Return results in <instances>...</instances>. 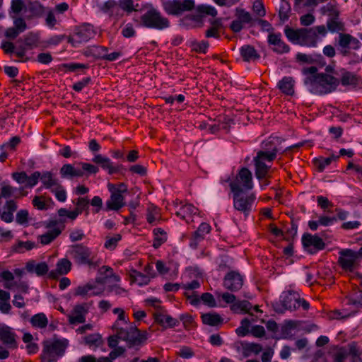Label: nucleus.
Masks as SVG:
<instances>
[{
  "label": "nucleus",
  "instance_id": "23",
  "mask_svg": "<svg viewBox=\"0 0 362 362\" xmlns=\"http://www.w3.org/2000/svg\"><path fill=\"white\" fill-rule=\"evenodd\" d=\"M71 262L68 259H61L56 264V269L54 271H51L49 276L53 279H56L59 275L66 274L71 270Z\"/></svg>",
  "mask_w": 362,
  "mask_h": 362
},
{
  "label": "nucleus",
  "instance_id": "43",
  "mask_svg": "<svg viewBox=\"0 0 362 362\" xmlns=\"http://www.w3.org/2000/svg\"><path fill=\"white\" fill-rule=\"evenodd\" d=\"M34 243L30 241H18L16 245L13 246L14 252L18 253L24 252L25 250H30L34 247Z\"/></svg>",
  "mask_w": 362,
  "mask_h": 362
},
{
  "label": "nucleus",
  "instance_id": "51",
  "mask_svg": "<svg viewBox=\"0 0 362 362\" xmlns=\"http://www.w3.org/2000/svg\"><path fill=\"white\" fill-rule=\"evenodd\" d=\"M21 141L20 137L18 136H13L12 137L9 141L4 144L0 146L1 150H10V151H14L16 146L19 144Z\"/></svg>",
  "mask_w": 362,
  "mask_h": 362
},
{
  "label": "nucleus",
  "instance_id": "31",
  "mask_svg": "<svg viewBox=\"0 0 362 362\" xmlns=\"http://www.w3.org/2000/svg\"><path fill=\"white\" fill-rule=\"evenodd\" d=\"M293 82L291 77H284L279 82L278 87L284 93L291 95L294 93Z\"/></svg>",
  "mask_w": 362,
  "mask_h": 362
},
{
  "label": "nucleus",
  "instance_id": "34",
  "mask_svg": "<svg viewBox=\"0 0 362 362\" xmlns=\"http://www.w3.org/2000/svg\"><path fill=\"white\" fill-rule=\"evenodd\" d=\"M322 15H328L329 18L339 16V12L337 8L335 1H330L320 8Z\"/></svg>",
  "mask_w": 362,
  "mask_h": 362
},
{
  "label": "nucleus",
  "instance_id": "50",
  "mask_svg": "<svg viewBox=\"0 0 362 362\" xmlns=\"http://www.w3.org/2000/svg\"><path fill=\"white\" fill-rule=\"evenodd\" d=\"M29 213L26 209L18 211L16 216V221L20 225H27L28 223Z\"/></svg>",
  "mask_w": 362,
  "mask_h": 362
},
{
  "label": "nucleus",
  "instance_id": "64",
  "mask_svg": "<svg viewBox=\"0 0 362 362\" xmlns=\"http://www.w3.org/2000/svg\"><path fill=\"white\" fill-rule=\"evenodd\" d=\"M28 175L25 172H16L13 173L11 175L12 178L16 181L18 184H25Z\"/></svg>",
  "mask_w": 362,
  "mask_h": 362
},
{
  "label": "nucleus",
  "instance_id": "2",
  "mask_svg": "<svg viewBox=\"0 0 362 362\" xmlns=\"http://www.w3.org/2000/svg\"><path fill=\"white\" fill-rule=\"evenodd\" d=\"M112 328L115 332V334L108 337L107 344L110 348L118 347V339L126 341L129 348L139 347L142 346L148 338L147 332L139 331L134 324L123 328L119 327L117 322H115Z\"/></svg>",
  "mask_w": 362,
  "mask_h": 362
},
{
  "label": "nucleus",
  "instance_id": "22",
  "mask_svg": "<svg viewBox=\"0 0 362 362\" xmlns=\"http://www.w3.org/2000/svg\"><path fill=\"white\" fill-rule=\"evenodd\" d=\"M124 196L119 192H112L110 199L105 203V211H119L125 206Z\"/></svg>",
  "mask_w": 362,
  "mask_h": 362
},
{
  "label": "nucleus",
  "instance_id": "8",
  "mask_svg": "<svg viewBox=\"0 0 362 362\" xmlns=\"http://www.w3.org/2000/svg\"><path fill=\"white\" fill-rule=\"evenodd\" d=\"M68 342L66 340H56L46 342L41 354L42 362H56L63 356Z\"/></svg>",
  "mask_w": 362,
  "mask_h": 362
},
{
  "label": "nucleus",
  "instance_id": "59",
  "mask_svg": "<svg viewBox=\"0 0 362 362\" xmlns=\"http://www.w3.org/2000/svg\"><path fill=\"white\" fill-rule=\"evenodd\" d=\"M16 191V188L11 185H6L2 186L1 188V196L2 198L8 199L11 197L13 193Z\"/></svg>",
  "mask_w": 362,
  "mask_h": 362
},
{
  "label": "nucleus",
  "instance_id": "60",
  "mask_svg": "<svg viewBox=\"0 0 362 362\" xmlns=\"http://www.w3.org/2000/svg\"><path fill=\"white\" fill-rule=\"evenodd\" d=\"M52 192L54 193L59 202H64L66 199V192L60 184L55 188L52 189Z\"/></svg>",
  "mask_w": 362,
  "mask_h": 362
},
{
  "label": "nucleus",
  "instance_id": "14",
  "mask_svg": "<svg viewBox=\"0 0 362 362\" xmlns=\"http://www.w3.org/2000/svg\"><path fill=\"white\" fill-rule=\"evenodd\" d=\"M233 193V206L234 208L244 213L247 216L252 210V206L255 200V195L252 194L248 196H243V192Z\"/></svg>",
  "mask_w": 362,
  "mask_h": 362
},
{
  "label": "nucleus",
  "instance_id": "4",
  "mask_svg": "<svg viewBox=\"0 0 362 362\" xmlns=\"http://www.w3.org/2000/svg\"><path fill=\"white\" fill-rule=\"evenodd\" d=\"M301 306L304 310H308L310 304L305 299L301 298L297 291L288 290L284 291L279 299L272 303L274 311L277 313H284L285 311H293Z\"/></svg>",
  "mask_w": 362,
  "mask_h": 362
},
{
  "label": "nucleus",
  "instance_id": "11",
  "mask_svg": "<svg viewBox=\"0 0 362 362\" xmlns=\"http://www.w3.org/2000/svg\"><path fill=\"white\" fill-rule=\"evenodd\" d=\"M252 173L246 168H243L236 176L235 180L230 182V187L233 192H243L253 187Z\"/></svg>",
  "mask_w": 362,
  "mask_h": 362
},
{
  "label": "nucleus",
  "instance_id": "9",
  "mask_svg": "<svg viewBox=\"0 0 362 362\" xmlns=\"http://www.w3.org/2000/svg\"><path fill=\"white\" fill-rule=\"evenodd\" d=\"M164 11L169 15L179 16L185 11H191L194 7V0H163Z\"/></svg>",
  "mask_w": 362,
  "mask_h": 362
},
{
  "label": "nucleus",
  "instance_id": "35",
  "mask_svg": "<svg viewBox=\"0 0 362 362\" xmlns=\"http://www.w3.org/2000/svg\"><path fill=\"white\" fill-rule=\"evenodd\" d=\"M30 322L33 327L42 329L47 327L48 320L44 313H38L32 317Z\"/></svg>",
  "mask_w": 362,
  "mask_h": 362
},
{
  "label": "nucleus",
  "instance_id": "20",
  "mask_svg": "<svg viewBox=\"0 0 362 362\" xmlns=\"http://www.w3.org/2000/svg\"><path fill=\"white\" fill-rule=\"evenodd\" d=\"M88 310L89 306L86 303L76 305L68 317L69 323L74 325L84 322Z\"/></svg>",
  "mask_w": 362,
  "mask_h": 362
},
{
  "label": "nucleus",
  "instance_id": "24",
  "mask_svg": "<svg viewBox=\"0 0 362 362\" xmlns=\"http://www.w3.org/2000/svg\"><path fill=\"white\" fill-rule=\"evenodd\" d=\"M154 318L156 322L163 327H175L179 325V321L171 316L164 314L160 311L154 313Z\"/></svg>",
  "mask_w": 362,
  "mask_h": 362
},
{
  "label": "nucleus",
  "instance_id": "15",
  "mask_svg": "<svg viewBox=\"0 0 362 362\" xmlns=\"http://www.w3.org/2000/svg\"><path fill=\"white\" fill-rule=\"evenodd\" d=\"M358 254L350 249L342 250L339 252V263L346 272H352L356 267Z\"/></svg>",
  "mask_w": 362,
  "mask_h": 362
},
{
  "label": "nucleus",
  "instance_id": "5",
  "mask_svg": "<svg viewBox=\"0 0 362 362\" xmlns=\"http://www.w3.org/2000/svg\"><path fill=\"white\" fill-rule=\"evenodd\" d=\"M94 272L95 279L92 284V295H101L105 290V284L107 281L119 282L120 281L119 276L109 266L103 265L100 268L97 267Z\"/></svg>",
  "mask_w": 362,
  "mask_h": 362
},
{
  "label": "nucleus",
  "instance_id": "3",
  "mask_svg": "<svg viewBox=\"0 0 362 362\" xmlns=\"http://www.w3.org/2000/svg\"><path fill=\"white\" fill-rule=\"evenodd\" d=\"M304 83L313 94L324 95L334 91L339 84V80L327 73L319 76L305 78Z\"/></svg>",
  "mask_w": 362,
  "mask_h": 362
},
{
  "label": "nucleus",
  "instance_id": "26",
  "mask_svg": "<svg viewBox=\"0 0 362 362\" xmlns=\"http://www.w3.org/2000/svg\"><path fill=\"white\" fill-rule=\"evenodd\" d=\"M26 270L28 272H35L37 276H42L47 273L49 267L47 263L40 262L35 264L34 261H30L26 264Z\"/></svg>",
  "mask_w": 362,
  "mask_h": 362
},
{
  "label": "nucleus",
  "instance_id": "38",
  "mask_svg": "<svg viewBox=\"0 0 362 362\" xmlns=\"http://www.w3.org/2000/svg\"><path fill=\"white\" fill-rule=\"evenodd\" d=\"M28 10L31 13V14L28 16V18L33 17H40L44 13V7L38 1L30 3L28 5Z\"/></svg>",
  "mask_w": 362,
  "mask_h": 362
},
{
  "label": "nucleus",
  "instance_id": "55",
  "mask_svg": "<svg viewBox=\"0 0 362 362\" xmlns=\"http://www.w3.org/2000/svg\"><path fill=\"white\" fill-rule=\"evenodd\" d=\"M25 7V4L23 0H12L11 1V12L15 15H18Z\"/></svg>",
  "mask_w": 362,
  "mask_h": 362
},
{
  "label": "nucleus",
  "instance_id": "12",
  "mask_svg": "<svg viewBox=\"0 0 362 362\" xmlns=\"http://www.w3.org/2000/svg\"><path fill=\"white\" fill-rule=\"evenodd\" d=\"M45 226L49 230L39 236V240L42 245H48L52 242L63 229L62 221H58L56 218L49 220Z\"/></svg>",
  "mask_w": 362,
  "mask_h": 362
},
{
  "label": "nucleus",
  "instance_id": "30",
  "mask_svg": "<svg viewBox=\"0 0 362 362\" xmlns=\"http://www.w3.org/2000/svg\"><path fill=\"white\" fill-rule=\"evenodd\" d=\"M240 344L243 349V354L245 357L249 356L251 353L257 354L262 350V346L259 344L241 341Z\"/></svg>",
  "mask_w": 362,
  "mask_h": 362
},
{
  "label": "nucleus",
  "instance_id": "49",
  "mask_svg": "<svg viewBox=\"0 0 362 362\" xmlns=\"http://www.w3.org/2000/svg\"><path fill=\"white\" fill-rule=\"evenodd\" d=\"M236 16L238 20L243 23H251L252 18L250 13L247 11H245L244 9L237 8H236Z\"/></svg>",
  "mask_w": 362,
  "mask_h": 362
},
{
  "label": "nucleus",
  "instance_id": "54",
  "mask_svg": "<svg viewBox=\"0 0 362 362\" xmlns=\"http://www.w3.org/2000/svg\"><path fill=\"white\" fill-rule=\"evenodd\" d=\"M27 178L25 187L32 188L37 184L39 179H40V173L39 171H35L32 173L31 175H28Z\"/></svg>",
  "mask_w": 362,
  "mask_h": 362
},
{
  "label": "nucleus",
  "instance_id": "42",
  "mask_svg": "<svg viewBox=\"0 0 362 362\" xmlns=\"http://www.w3.org/2000/svg\"><path fill=\"white\" fill-rule=\"evenodd\" d=\"M339 158L338 156H334L332 155L330 157L328 158H316L314 162L316 167L318 168L320 171H322L325 168L327 165H329L332 161L336 160Z\"/></svg>",
  "mask_w": 362,
  "mask_h": 362
},
{
  "label": "nucleus",
  "instance_id": "61",
  "mask_svg": "<svg viewBox=\"0 0 362 362\" xmlns=\"http://www.w3.org/2000/svg\"><path fill=\"white\" fill-rule=\"evenodd\" d=\"M119 7L128 13L136 11L134 8L133 0H119Z\"/></svg>",
  "mask_w": 362,
  "mask_h": 362
},
{
  "label": "nucleus",
  "instance_id": "56",
  "mask_svg": "<svg viewBox=\"0 0 362 362\" xmlns=\"http://www.w3.org/2000/svg\"><path fill=\"white\" fill-rule=\"evenodd\" d=\"M341 83L344 86L355 84L356 83V78L354 74L346 71L343 74Z\"/></svg>",
  "mask_w": 362,
  "mask_h": 362
},
{
  "label": "nucleus",
  "instance_id": "7",
  "mask_svg": "<svg viewBox=\"0 0 362 362\" xmlns=\"http://www.w3.org/2000/svg\"><path fill=\"white\" fill-rule=\"evenodd\" d=\"M141 25L149 28L164 30L170 27V21L160 11L151 8L141 17Z\"/></svg>",
  "mask_w": 362,
  "mask_h": 362
},
{
  "label": "nucleus",
  "instance_id": "40",
  "mask_svg": "<svg viewBox=\"0 0 362 362\" xmlns=\"http://www.w3.org/2000/svg\"><path fill=\"white\" fill-rule=\"evenodd\" d=\"M130 276L132 280L139 286L146 285L151 280L149 276H147L145 274H142L136 270H132L130 274Z\"/></svg>",
  "mask_w": 362,
  "mask_h": 362
},
{
  "label": "nucleus",
  "instance_id": "37",
  "mask_svg": "<svg viewBox=\"0 0 362 362\" xmlns=\"http://www.w3.org/2000/svg\"><path fill=\"white\" fill-rule=\"evenodd\" d=\"M153 234L155 235L153 246L155 248L159 247L163 243L167 240L166 233L162 228H155L153 230Z\"/></svg>",
  "mask_w": 362,
  "mask_h": 362
},
{
  "label": "nucleus",
  "instance_id": "28",
  "mask_svg": "<svg viewBox=\"0 0 362 362\" xmlns=\"http://www.w3.org/2000/svg\"><path fill=\"white\" fill-rule=\"evenodd\" d=\"M0 340L10 348L17 346L15 334L8 327L0 329Z\"/></svg>",
  "mask_w": 362,
  "mask_h": 362
},
{
  "label": "nucleus",
  "instance_id": "36",
  "mask_svg": "<svg viewBox=\"0 0 362 362\" xmlns=\"http://www.w3.org/2000/svg\"><path fill=\"white\" fill-rule=\"evenodd\" d=\"M291 6L290 4L286 0H281L279 9V16L282 22L287 21L290 16Z\"/></svg>",
  "mask_w": 362,
  "mask_h": 362
},
{
  "label": "nucleus",
  "instance_id": "48",
  "mask_svg": "<svg viewBox=\"0 0 362 362\" xmlns=\"http://www.w3.org/2000/svg\"><path fill=\"white\" fill-rule=\"evenodd\" d=\"M296 322L293 320L286 321L281 327V334L283 338H288L291 334V331L296 327Z\"/></svg>",
  "mask_w": 362,
  "mask_h": 362
},
{
  "label": "nucleus",
  "instance_id": "47",
  "mask_svg": "<svg viewBox=\"0 0 362 362\" xmlns=\"http://www.w3.org/2000/svg\"><path fill=\"white\" fill-rule=\"evenodd\" d=\"M250 321L247 318H244L241 321V325L235 330L236 334L240 337H245L250 333Z\"/></svg>",
  "mask_w": 362,
  "mask_h": 362
},
{
  "label": "nucleus",
  "instance_id": "16",
  "mask_svg": "<svg viewBox=\"0 0 362 362\" xmlns=\"http://www.w3.org/2000/svg\"><path fill=\"white\" fill-rule=\"evenodd\" d=\"M69 255L78 264H90V250L87 246L76 244L71 247Z\"/></svg>",
  "mask_w": 362,
  "mask_h": 362
},
{
  "label": "nucleus",
  "instance_id": "46",
  "mask_svg": "<svg viewBox=\"0 0 362 362\" xmlns=\"http://www.w3.org/2000/svg\"><path fill=\"white\" fill-rule=\"evenodd\" d=\"M90 291V284L86 283L81 284L76 287L73 291V295L74 296L85 297L87 296L88 292Z\"/></svg>",
  "mask_w": 362,
  "mask_h": 362
},
{
  "label": "nucleus",
  "instance_id": "27",
  "mask_svg": "<svg viewBox=\"0 0 362 362\" xmlns=\"http://www.w3.org/2000/svg\"><path fill=\"white\" fill-rule=\"evenodd\" d=\"M188 298L190 300V303L194 305H197L199 303L200 299L209 307L216 306V302L214 296L209 293H204L201 296V298H199L197 295L193 294L192 296H189Z\"/></svg>",
  "mask_w": 362,
  "mask_h": 362
},
{
  "label": "nucleus",
  "instance_id": "57",
  "mask_svg": "<svg viewBox=\"0 0 362 362\" xmlns=\"http://www.w3.org/2000/svg\"><path fill=\"white\" fill-rule=\"evenodd\" d=\"M107 49L100 46H92V57L95 59H105Z\"/></svg>",
  "mask_w": 362,
  "mask_h": 362
},
{
  "label": "nucleus",
  "instance_id": "13",
  "mask_svg": "<svg viewBox=\"0 0 362 362\" xmlns=\"http://www.w3.org/2000/svg\"><path fill=\"white\" fill-rule=\"evenodd\" d=\"M337 45L339 50L343 56H347L350 54L349 49H358L360 48L361 43L356 37L350 34L339 33Z\"/></svg>",
  "mask_w": 362,
  "mask_h": 362
},
{
  "label": "nucleus",
  "instance_id": "45",
  "mask_svg": "<svg viewBox=\"0 0 362 362\" xmlns=\"http://www.w3.org/2000/svg\"><path fill=\"white\" fill-rule=\"evenodd\" d=\"M348 354L345 349L335 347L332 354L334 362H344Z\"/></svg>",
  "mask_w": 362,
  "mask_h": 362
},
{
  "label": "nucleus",
  "instance_id": "19",
  "mask_svg": "<svg viewBox=\"0 0 362 362\" xmlns=\"http://www.w3.org/2000/svg\"><path fill=\"white\" fill-rule=\"evenodd\" d=\"M268 44L272 46V49L279 54L287 53L290 48L282 40L281 34L270 33L268 35Z\"/></svg>",
  "mask_w": 362,
  "mask_h": 362
},
{
  "label": "nucleus",
  "instance_id": "41",
  "mask_svg": "<svg viewBox=\"0 0 362 362\" xmlns=\"http://www.w3.org/2000/svg\"><path fill=\"white\" fill-rule=\"evenodd\" d=\"M202 321L204 324L216 326L222 322V319L218 314L206 313L202 316Z\"/></svg>",
  "mask_w": 362,
  "mask_h": 362
},
{
  "label": "nucleus",
  "instance_id": "62",
  "mask_svg": "<svg viewBox=\"0 0 362 362\" xmlns=\"http://www.w3.org/2000/svg\"><path fill=\"white\" fill-rule=\"evenodd\" d=\"M25 46L31 49L39 46L38 40L34 35H28L25 38Z\"/></svg>",
  "mask_w": 362,
  "mask_h": 362
},
{
  "label": "nucleus",
  "instance_id": "33",
  "mask_svg": "<svg viewBox=\"0 0 362 362\" xmlns=\"http://www.w3.org/2000/svg\"><path fill=\"white\" fill-rule=\"evenodd\" d=\"M230 308L234 313L242 311L252 315L250 313V310L252 308V304L245 300L235 302L232 304Z\"/></svg>",
  "mask_w": 362,
  "mask_h": 362
},
{
  "label": "nucleus",
  "instance_id": "6",
  "mask_svg": "<svg viewBox=\"0 0 362 362\" xmlns=\"http://www.w3.org/2000/svg\"><path fill=\"white\" fill-rule=\"evenodd\" d=\"M284 33L291 42L306 46H315V33L314 30L300 28L294 30L286 27Z\"/></svg>",
  "mask_w": 362,
  "mask_h": 362
},
{
  "label": "nucleus",
  "instance_id": "32",
  "mask_svg": "<svg viewBox=\"0 0 362 362\" xmlns=\"http://www.w3.org/2000/svg\"><path fill=\"white\" fill-rule=\"evenodd\" d=\"M40 180L44 187L51 190L59 185L57 179L50 172H45L42 175H40Z\"/></svg>",
  "mask_w": 362,
  "mask_h": 362
},
{
  "label": "nucleus",
  "instance_id": "52",
  "mask_svg": "<svg viewBox=\"0 0 362 362\" xmlns=\"http://www.w3.org/2000/svg\"><path fill=\"white\" fill-rule=\"evenodd\" d=\"M32 204L33 206L38 210H46L49 207V205L46 203L45 199L40 196H35L32 201Z\"/></svg>",
  "mask_w": 362,
  "mask_h": 362
},
{
  "label": "nucleus",
  "instance_id": "17",
  "mask_svg": "<svg viewBox=\"0 0 362 362\" xmlns=\"http://www.w3.org/2000/svg\"><path fill=\"white\" fill-rule=\"evenodd\" d=\"M243 277L237 271H230L224 276L223 280V287L230 291L236 292L239 291L243 286Z\"/></svg>",
  "mask_w": 362,
  "mask_h": 362
},
{
  "label": "nucleus",
  "instance_id": "29",
  "mask_svg": "<svg viewBox=\"0 0 362 362\" xmlns=\"http://www.w3.org/2000/svg\"><path fill=\"white\" fill-rule=\"evenodd\" d=\"M240 54L245 62L255 61L260 57L254 47L248 45L241 47Z\"/></svg>",
  "mask_w": 362,
  "mask_h": 362
},
{
  "label": "nucleus",
  "instance_id": "25",
  "mask_svg": "<svg viewBox=\"0 0 362 362\" xmlns=\"http://www.w3.org/2000/svg\"><path fill=\"white\" fill-rule=\"evenodd\" d=\"M211 230V226L206 223L200 224L198 229L194 233L192 240L190 243V246L195 248L198 242L204 238V235L208 234Z\"/></svg>",
  "mask_w": 362,
  "mask_h": 362
},
{
  "label": "nucleus",
  "instance_id": "44",
  "mask_svg": "<svg viewBox=\"0 0 362 362\" xmlns=\"http://www.w3.org/2000/svg\"><path fill=\"white\" fill-rule=\"evenodd\" d=\"M122 239V236L119 234H115L113 236H107L104 247L107 249L112 250L117 245L118 242Z\"/></svg>",
  "mask_w": 362,
  "mask_h": 362
},
{
  "label": "nucleus",
  "instance_id": "39",
  "mask_svg": "<svg viewBox=\"0 0 362 362\" xmlns=\"http://www.w3.org/2000/svg\"><path fill=\"white\" fill-rule=\"evenodd\" d=\"M339 16L332 17L327 21V26L330 32H339L344 30V25L339 20Z\"/></svg>",
  "mask_w": 362,
  "mask_h": 362
},
{
  "label": "nucleus",
  "instance_id": "58",
  "mask_svg": "<svg viewBox=\"0 0 362 362\" xmlns=\"http://www.w3.org/2000/svg\"><path fill=\"white\" fill-rule=\"evenodd\" d=\"M10 15L11 17L13 19V24L15 28L19 30L20 33H23L24 30H25L27 25L25 21L22 18L11 15V13H10Z\"/></svg>",
  "mask_w": 362,
  "mask_h": 362
},
{
  "label": "nucleus",
  "instance_id": "18",
  "mask_svg": "<svg viewBox=\"0 0 362 362\" xmlns=\"http://www.w3.org/2000/svg\"><path fill=\"white\" fill-rule=\"evenodd\" d=\"M302 243L305 248L310 254H314L317 251L324 249L325 243L317 235H313L310 233H305L303 235Z\"/></svg>",
  "mask_w": 362,
  "mask_h": 362
},
{
  "label": "nucleus",
  "instance_id": "1",
  "mask_svg": "<svg viewBox=\"0 0 362 362\" xmlns=\"http://www.w3.org/2000/svg\"><path fill=\"white\" fill-rule=\"evenodd\" d=\"M284 139L279 136H270L267 141L262 143V150L257 153L254 158L255 165V175L258 179L264 177L270 168V166L266 164V161L272 162L277 153H283L293 146L285 147L283 145Z\"/></svg>",
  "mask_w": 362,
  "mask_h": 362
},
{
  "label": "nucleus",
  "instance_id": "63",
  "mask_svg": "<svg viewBox=\"0 0 362 362\" xmlns=\"http://www.w3.org/2000/svg\"><path fill=\"white\" fill-rule=\"evenodd\" d=\"M198 10L202 14L209 15L211 16H216L217 15V11L212 6L202 5L199 6Z\"/></svg>",
  "mask_w": 362,
  "mask_h": 362
},
{
  "label": "nucleus",
  "instance_id": "21",
  "mask_svg": "<svg viewBox=\"0 0 362 362\" xmlns=\"http://www.w3.org/2000/svg\"><path fill=\"white\" fill-rule=\"evenodd\" d=\"M92 162L99 165L102 169L107 170L110 175L119 172L120 166H114L110 159L99 153H94Z\"/></svg>",
  "mask_w": 362,
  "mask_h": 362
},
{
  "label": "nucleus",
  "instance_id": "53",
  "mask_svg": "<svg viewBox=\"0 0 362 362\" xmlns=\"http://www.w3.org/2000/svg\"><path fill=\"white\" fill-rule=\"evenodd\" d=\"M65 39L64 35H54L44 42V47H48L51 45H57Z\"/></svg>",
  "mask_w": 362,
  "mask_h": 362
},
{
  "label": "nucleus",
  "instance_id": "10",
  "mask_svg": "<svg viewBox=\"0 0 362 362\" xmlns=\"http://www.w3.org/2000/svg\"><path fill=\"white\" fill-rule=\"evenodd\" d=\"M90 173V164L87 163H76L74 164H64L60 168V175L62 178L73 179L83 177Z\"/></svg>",
  "mask_w": 362,
  "mask_h": 362
}]
</instances>
